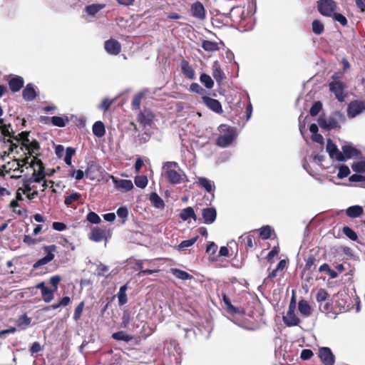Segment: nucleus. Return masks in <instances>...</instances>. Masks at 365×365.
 Instances as JSON below:
<instances>
[{
	"label": "nucleus",
	"instance_id": "1",
	"mask_svg": "<svg viewBox=\"0 0 365 365\" xmlns=\"http://www.w3.org/2000/svg\"><path fill=\"white\" fill-rule=\"evenodd\" d=\"M163 175L172 184H180L187 181L185 173L180 168L178 163L174 161L163 164Z\"/></svg>",
	"mask_w": 365,
	"mask_h": 365
},
{
	"label": "nucleus",
	"instance_id": "2",
	"mask_svg": "<svg viewBox=\"0 0 365 365\" xmlns=\"http://www.w3.org/2000/svg\"><path fill=\"white\" fill-rule=\"evenodd\" d=\"M15 164L16 167L14 168V170H19L20 168H22L26 164H29L30 167L33 168V178L34 182H40L44 180L45 174L43 168L40 161H36L34 158H26L24 160H16Z\"/></svg>",
	"mask_w": 365,
	"mask_h": 365
},
{
	"label": "nucleus",
	"instance_id": "3",
	"mask_svg": "<svg viewBox=\"0 0 365 365\" xmlns=\"http://www.w3.org/2000/svg\"><path fill=\"white\" fill-rule=\"evenodd\" d=\"M344 121L345 115L339 111H336L328 117L320 116L318 119L319 126L325 130L340 128Z\"/></svg>",
	"mask_w": 365,
	"mask_h": 365
},
{
	"label": "nucleus",
	"instance_id": "4",
	"mask_svg": "<svg viewBox=\"0 0 365 365\" xmlns=\"http://www.w3.org/2000/svg\"><path fill=\"white\" fill-rule=\"evenodd\" d=\"M218 130L220 134L217 139V145L221 148L229 146L237 137L235 129L229 125H220Z\"/></svg>",
	"mask_w": 365,
	"mask_h": 365
},
{
	"label": "nucleus",
	"instance_id": "5",
	"mask_svg": "<svg viewBox=\"0 0 365 365\" xmlns=\"http://www.w3.org/2000/svg\"><path fill=\"white\" fill-rule=\"evenodd\" d=\"M341 73H335L333 76V81L329 83L330 91L334 93L336 98L339 101H343L345 97L344 94V83L340 81Z\"/></svg>",
	"mask_w": 365,
	"mask_h": 365
},
{
	"label": "nucleus",
	"instance_id": "6",
	"mask_svg": "<svg viewBox=\"0 0 365 365\" xmlns=\"http://www.w3.org/2000/svg\"><path fill=\"white\" fill-rule=\"evenodd\" d=\"M319 11L326 16H331L334 14L336 5L333 0H319L317 2Z\"/></svg>",
	"mask_w": 365,
	"mask_h": 365
},
{
	"label": "nucleus",
	"instance_id": "7",
	"mask_svg": "<svg viewBox=\"0 0 365 365\" xmlns=\"http://www.w3.org/2000/svg\"><path fill=\"white\" fill-rule=\"evenodd\" d=\"M56 247L53 245L44 247V252L46 253V255L43 258L38 259L34 264V267L38 268L52 261L54 258L53 252L56 251Z\"/></svg>",
	"mask_w": 365,
	"mask_h": 365
},
{
	"label": "nucleus",
	"instance_id": "8",
	"mask_svg": "<svg viewBox=\"0 0 365 365\" xmlns=\"http://www.w3.org/2000/svg\"><path fill=\"white\" fill-rule=\"evenodd\" d=\"M365 111V102L355 101L348 106L347 113L349 118H354Z\"/></svg>",
	"mask_w": 365,
	"mask_h": 365
},
{
	"label": "nucleus",
	"instance_id": "9",
	"mask_svg": "<svg viewBox=\"0 0 365 365\" xmlns=\"http://www.w3.org/2000/svg\"><path fill=\"white\" fill-rule=\"evenodd\" d=\"M318 355L324 365H334L335 361L334 355L329 348H319Z\"/></svg>",
	"mask_w": 365,
	"mask_h": 365
},
{
	"label": "nucleus",
	"instance_id": "10",
	"mask_svg": "<svg viewBox=\"0 0 365 365\" xmlns=\"http://www.w3.org/2000/svg\"><path fill=\"white\" fill-rule=\"evenodd\" d=\"M283 322L288 327L297 326L300 323V319L295 313V309H289L287 314L283 316Z\"/></svg>",
	"mask_w": 365,
	"mask_h": 365
},
{
	"label": "nucleus",
	"instance_id": "11",
	"mask_svg": "<svg viewBox=\"0 0 365 365\" xmlns=\"http://www.w3.org/2000/svg\"><path fill=\"white\" fill-rule=\"evenodd\" d=\"M104 48L107 53L110 55H118L121 50L120 43L115 39H109L104 43Z\"/></svg>",
	"mask_w": 365,
	"mask_h": 365
},
{
	"label": "nucleus",
	"instance_id": "12",
	"mask_svg": "<svg viewBox=\"0 0 365 365\" xmlns=\"http://www.w3.org/2000/svg\"><path fill=\"white\" fill-rule=\"evenodd\" d=\"M341 157L339 161H346L348 159L357 156L358 150L349 145H344L341 148Z\"/></svg>",
	"mask_w": 365,
	"mask_h": 365
},
{
	"label": "nucleus",
	"instance_id": "13",
	"mask_svg": "<svg viewBox=\"0 0 365 365\" xmlns=\"http://www.w3.org/2000/svg\"><path fill=\"white\" fill-rule=\"evenodd\" d=\"M202 102L214 112L217 113H221L222 112V106L217 100L208 96H203Z\"/></svg>",
	"mask_w": 365,
	"mask_h": 365
},
{
	"label": "nucleus",
	"instance_id": "14",
	"mask_svg": "<svg viewBox=\"0 0 365 365\" xmlns=\"http://www.w3.org/2000/svg\"><path fill=\"white\" fill-rule=\"evenodd\" d=\"M326 149L331 159L339 161L341 151L331 139L327 140Z\"/></svg>",
	"mask_w": 365,
	"mask_h": 365
},
{
	"label": "nucleus",
	"instance_id": "15",
	"mask_svg": "<svg viewBox=\"0 0 365 365\" xmlns=\"http://www.w3.org/2000/svg\"><path fill=\"white\" fill-rule=\"evenodd\" d=\"M191 12L194 17L201 20L204 19L206 16L205 9L203 5L199 1H197L192 5Z\"/></svg>",
	"mask_w": 365,
	"mask_h": 365
},
{
	"label": "nucleus",
	"instance_id": "16",
	"mask_svg": "<svg viewBox=\"0 0 365 365\" xmlns=\"http://www.w3.org/2000/svg\"><path fill=\"white\" fill-rule=\"evenodd\" d=\"M212 75L215 81L220 83L225 78L224 72L222 71L219 61H215L212 66Z\"/></svg>",
	"mask_w": 365,
	"mask_h": 365
},
{
	"label": "nucleus",
	"instance_id": "17",
	"mask_svg": "<svg viewBox=\"0 0 365 365\" xmlns=\"http://www.w3.org/2000/svg\"><path fill=\"white\" fill-rule=\"evenodd\" d=\"M202 215L205 223L212 224L216 220L217 212L213 207H207L203 209Z\"/></svg>",
	"mask_w": 365,
	"mask_h": 365
},
{
	"label": "nucleus",
	"instance_id": "18",
	"mask_svg": "<svg viewBox=\"0 0 365 365\" xmlns=\"http://www.w3.org/2000/svg\"><path fill=\"white\" fill-rule=\"evenodd\" d=\"M196 183L203 187L207 192L211 193L215 190L214 182L203 177H199L197 178Z\"/></svg>",
	"mask_w": 365,
	"mask_h": 365
},
{
	"label": "nucleus",
	"instance_id": "19",
	"mask_svg": "<svg viewBox=\"0 0 365 365\" xmlns=\"http://www.w3.org/2000/svg\"><path fill=\"white\" fill-rule=\"evenodd\" d=\"M298 310L304 318L309 317L312 314V308L307 301L302 299L298 302Z\"/></svg>",
	"mask_w": 365,
	"mask_h": 365
},
{
	"label": "nucleus",
	"instance_id": "20",
	"mask_svg": "<svg viewBox=\"0 0 365 365\" xmlns=\"http://www.w3.org/2000/svg\"><path fill=\"white\" fill-rule=\"evenodd\" d=\"M24 83V79L21 77L15 76L10 79L9 86L11 91L17 92L23 87Z\"/></svg>",
	"mask_w": 365,
	"mask_h": 365
},
{
	"label": "nucleus",
	"instance_id": "21",
	"mask_svg": "<svg viewBox=\"0 0 365 365\" xmlns=\"http://www.w3.org/2000/svg\"><path fill=\"white\" fill-rule=\"evenodd\" d=\"M104 4H93L86 6L84 11L89 16L94 17L101 10L105 8Z\"/></svg>",
	"mask_w": 365,
	"mask_h": 365
},
{
	"label": "nucleus",
	"instance_id": "22",
	"mask_svg": "<svg viewBox=\"0 0 365 365\" xmlns=\"http://www.w3.org/2000/svg\"><path fill=\"white\" fill-rule=\"evenodd\" d=\"M181 70L182 73L189 79L192 80L195 77V71L186 61L181 62Z\"/></svg>",
	"mask_w": 365,
	"mask_h": 365
},
{
	"label": "nucleus",
	"instance_id": "23",
	"mask_svg": "<svg viewBox=\"0 0 365 365\" xmlns=\"http://www.w3.org/2000/svg\"><path fill=\"white\" fill-rule=\"evenodd\" d=\"M105 231L101 228H93L89 238L96 242H101L105 237Z\"/></svg>",
	"mask_w": 365,
	"mask_h": 365
},
{
	"label": "nucleus",
	"instance_id": "24",
	"mask_svg": "<svg viewBox=\"0 0 365 365\" xmlns=\"http://www.w3.org/2000/svg\"><path fill=\"white\" fill-rule=\"evenodd\" d=\"M23 98L26 101H32L36 98V93L31 84H28L23 91Z\"/></svg>",
	"mask_w": 365,
	"mask_h": 365
},
{
	"label": "nucleus",
	"instance_id": "25",
	"mask_svg": "<svg viewBox=\"0 0 365 365\" xmlns=\"http://www.w3.org/2000/svg\"><path fill=\"white\" fill-rule=\"evenodd\" d=\"M150 200L155 208L163 209L165 207V203L163 199L155 192L150 194Z\"/></svg>",
	"mask_w": 365,
	"mask_h": 365
},
{
	"label": "nucleus",
	"instance_id": "26",
	"mask_svg": "<svg viewBox=\"0 0 365 365\" xmlns=\"http://www.w3.org/2000/svg\"><path fill=\"white\" fill-rule=\"evenodd\" d=\"M346 215L352 218L358 217L363 213V208L359 205L351 206L346 209Z\"/></svg>",
	"mask_w": 365,
	"mask_h": 365
},
{
	"label": "nucleus",
	"instance_id": "27",
	"mask_svg": "<svg viewBox=\"0 0 365 365\" xmlns=\"http://www.w3.org/2000/svg\"><path fill=\"white\" fill-rule=\"evenodd\" d=\"M93 134L101 138L105 135L106 130L103 123L101 121H96L92 128Z\"/></svg>",
	"mask_w": 365,
	"mask_h": 365
},
{
	"label": "nucleus",
	"instance_id": "28",
	"mask_svg": "<svg viewBox=\"0 0 365 365\" xmlns=\"http://www.w3.org/2000/svg\"><path fill=\"white\" fill-rule=\"evenodd\" d=\"M170 272L177 278L182 279V280H187L191 279L192 278V276L188 274L187 272L176 269L173 268L170 269Z\"/></svg>",
	"mask_w": 365,
	"mask_h": 365
},
{
	"label": "nucleus",
	"instance_id": "29",
	"mask_svg": "<svg viewBox=\"0 0 365 365\" xmlns=\"http://www.w3.org/2000/svg\"><path fill=\"white\" fill-rule=\"evenodd\" d=\"M202 47L208 52H215L220 49L217 43L207 40L202 41Z\"/></svg>",
	"mask_w": 365,
	"mask_h": 365
},
{
	"label": "nucleus",
	"instance_id": "30",
	"mask_svg": "<svg viewBox=\"0 0 365 365\" xmlns=\"http://www.w3.org/2000/svg\"><path fill=\"white\" fill-rule=\"evenodd\" d=\"M128 289V285L124 284L120 287L119 292L117 294L118 299V303L120 305H123L127 303L128 299L126 295V291Z\"/></svg>",
	"mask_w": 365,
	"mask_h": 365
},
{
	"label": "nucleus",
	"instance_id": "31",
	"mask_svg": "<svg viewBox=\"0 0 365 365\" xmlns=\"http://www.w3.org/2000/svg\"><path fill=\"white\" fill-rule=\"evenodd\" d=\"M180 218L185 221L189 218H193L196 220V215L195 214L194 210L191 207H186L183 209L180 215Z\"/></svg>",
	"mask_w": 365,
	"mask_h": 365
},
{
	"label": "nucleus",
	"instance_id": "32",
	"mask_svg": "<svg viewBox=\"0 0 365 365\" xmlns=\"http://www.w3.org/2000/svg\"><path fill=\"white\" fill-rule=\"evenodd\" d=\"M116 187L125 191L130 190L133 187V185L130 180H120L115 182Z\"/></svg>",
	"mask_w": 365,
	"mask_h": 365
},
{
	"label": "nucleus",
	"instance_id": "33",
	"mask_svg": "<svg viewBox=\"0 0 365 365\" xmlns=\"http://www.w3.org/2000/svg\"><path fill=\"white\" fill-rule=\"evenodd\" d=\"M200 81L208 89L212 88L214 86L213 80L207 74H205V73L201 74L200 77Z\"/></svg>",
	"mask_w": 365,
	"mask_h": 365
},
{
	"label": "nucleus",
	"instance_id": "34",
	"mask_svg": "<svg viewBox=\"0 0 365 365\" xmlns=\"http://www.w3.org/2000/svg\"><path fill=\"white\" fill-rule=\"evenodd\" d=\"M312 31L317 35L321 34L324 29V26L322 22L319 20H314L312 24Z\"/></svg>",
	"mask_w": 365,
	"mask_h": 365
},
{
	"label": "nucleus",
	"instance_id": "35",
	"mask_svg": "<svg viewBox=\"0 0 365 365\" xmlns=\"http://www.w3.org/2000/svg\"><path fill=\"white\" fill-rule=\"evenodd\" d=\"M112 337L115 340L124 341H129L132 339V337L130 335L125 334L123 331L113 333Z\"/></svg>",
	"mask_w": 365,
	"mask_h": 365
},
{
	"label": "nucleus",
	"instance_id": "36",
	"mask_svg": "<svg viewBox=\"0 0 365 365\" xmlns=\"http://www.w3.org/2000/svg\"><path fill=\"white\" fill-rule=\"evenodd\" d=\"M197 237H193L192 239L183 240L181 242V243L178 245V250L182 251L186 250L187 248L191 247L195 244V242L197 241Z\"/></svg>",
	"mask_w": 365,
	"mask_h": 365
},
{
	"label": "nucleus",
	"instance_id": "37",
	"mask_svg": "<svg viewBox=\"0 0 365 365\" xmlns=\"http://www.w3.org/2000/svg\"><path fill=\"white\" fill-rule=\"evenodd\" d=\"M54 292L53 289H50L48 287L44 289L41 292L43 301L47 303L50 302L53 299Z\"/></svg>",
	"mask_w": 365,
	"mask_h": 365
},
{
	"label": "nucleus",
	"instance_id": "38",
	"mask_svg": "<svg viewBox=\"0 0 365 365\" xmlns=\"http://www.w3.org/2000/svg\"><path fill=\"white\" fill-rule=\"evenodd\" d=\"M352 170L356 173H365V161H358L353 163L351 165Z\"/></svg>",
	"mask_w": 365,
	"mask_h": 365
},
{
	"label": "nucleus",
	"instance_id": "39",
	"mask_svg": "<svg viewBox=\"0 0 365 365\" xmlns=\"http://www.w3.org/2000/svg\"><path fill=\"white\" fill-rule=\"evenodd\" d=\"M135 184L140 188H144L148 185V179L145 175H138L135 178Z\"/></svg>",
	"mask_w": 365,
	"mask_h": 365
},
{
	"label": "nucleus",
	"instance_id": "40",
	"mask_svg": "<svg viewBox=\"0 0 365 365\" xmlns=\"http://www.w3.org/2000/svg\"><path fill=\"white\" fill-rule=\"evenodd\" d=\"M19 190H21V192L30 200L34 199L38 195V191L34 190L31 192V188L29 185H26L24 188L20 187Z\"/></svg>",
	"mask_w": 365,
	"mask_h": 365
},
{
	"label": "nucleus",
	"instance_id": "41",
	"mask_svg": "<svg viewBox=\"0 0 365 365\" xmlns=\"http://www.w3.org/2000/svg\"><path fill=\"white\" fill-rule=\"evenodd\" d=\"M31 323V319L28 317L26 315L21 316L17 322V324L19 327H20L22 329H25L26 327H29V325Z\"/></svg>",
	"mask_w": 365,
	"mask_h": 365
},
{
	"label": "nucleus",
	"instance_id": "42",
	"mask_svg": "<svg viewBox=\"0 0 365 365\" xmlns=\"http://www.w3.org/2000/svg\"><path fill=\"white\" fill-rule=\"evenodd\" d=\"M81 195L79 193L74 192L67 196L65 199V204L67 206L71 205L73 202L78 200L81 198Z\"/></svg>",
	"mask_w": 365,
	"mask_h": 365
},
{
	"label": "nucleus",
	"instance_id": "43",
	"mask_svg": "<svg viewBox=\"0 0 365 365\" xmlns=\"http://www.w3.org/2000/svg\"><path fill=\"white\" fill-rule=\"evenodd\" d=\"M343 232L350 240H351L353 241H356L357 240V235H356V233L352 229H351L350 227H344L343 228Z\"/></svg>",
	"mask_w": 365,
	"mask_h": 365
},
{
	"label": "nucleus",
	"instance_id": "44",
	"mask_svg": "<svg viewBox=\"0 0 365 365\" xmlns=\"http://www.w3.org/2000/svg\"><path fill=\"white\" fill-rule=\"evenodd\" d=\"M74 153L75 150L73 148L71 147L66 148L64 161L68 165H71V159Z\"/></svg>",
	"mask_w": 365,
	"mask_h": 365
},
{
	"label": "nucleus",
	"instance_id": "45",
	"mask_svg": "<svg viewBox=\"0 0 365 365\" xmlns=\"http://www.w3.org/2000/svg\"><path fill=\"white\" fill-rule=\"evenodd\" d=\"M144 94L143 93H138L135 95L132 101V106L134 109H139L140 106L141 100Z\"/></svg>",
	"mask_w": 365,
	"mask_h": 365
},
{
	"label": "nucleus",
	"instance_id": "46",
	"mask_svg": "<svg viewBox=\"0 0 365 365\" xmlns=\"http://www.w3.org/2000/svg\"><path fill=\"white\" fill-rule=\"evenodd\" d=\"M86 218L88 221L93 224H99L101 221V217L94 212H90Z\"/></svg>",
	"mask_w": 365,
	"mask_h": 365
},
{
	"label": "nucleus",
	"instance_id": "47",
	"mask_svg": "<svg viewBox=\"0 0 365 365\" xmlns=\"http://www.w3.org/2000/svg\"><path fill=\"white\" fill-rule=\"evenodd\" d=\"M272 234V229L269 226H264L259 230V235L262 239H268Z\"/></svg>",
	"mask_w": 365,
	"mask_h": 365
},
{
	"label": "nucleus",
	"instance_id": "48",
	"mask_svg": "<svg viewBox=\"0 0 365 365\" xmlns=\"http://www.w3.org/2000/svg\"><path fill=\"white\" fill-rule=\"evenodd\" d=\"M329 294L324 289H320L317 294V301L319 303H322L323 302H325L328 297Z\"/></svg>",
	"mask_w": 365,
	"mask_h": 365
},
{
	"label": "nucleus",
	"instance_id": "49",
	"mask_svg": "<svg viewBox=\"0 0 365 365\" xmlns=\"http://www.w3.org/2000/svg\"><path fill=\"white\" fill-rule=\"evenodd\" d=\"M51 120L53 125L58 127H64L66 125L65 120L62 117L53 116L51 118Z\"/></svg>",
	"mask_w": 365,
	"mask_h": 365
},
{
	"label": "nucleus",
	"instance_id": "50",
	"mask_svg": "<svg viewBox=\"0 0 365 365\" xmlns=\"http://www.w3.org/2000/svg\"><path fill=\"white\" fill-rule=\"evenodd\" d=\"M350 173L349 168L346 165L340 166L337 176L339 179L346 178Z\"/></svg>",
	"mask_w": 365,
	"mask_h": 365
},
{
	"label": "nucleus",
	"instance_id": "51",
	"mask_svg": "<svg viewBox=\"0 0 365 365\" xmlns=\"http://www.w3.org/2000/svg\"><path fill=\"white\" fill-rule=\"evenodd\" d=\"M116 213L118 217L121 218L123 222H124L128 215V210L125 207H121L117 210Z\"/></svg>",
	"mask_w": 365,
	"mask_h": 365
},
{
	"label": "nucleus",
	"instance_id": "52",
	"mask_svg": "<svg viewBox=\"0 0 365 365\" xmlns=\"http://www.w3.org/2000/svg\"><path fill=\"white\" fill-rule=\"evenodd\" d=\"M84 307V302H81L75 309L74 314H73V319L77 321L80 319L83 309Z\"/></svg>",
	"mask_w": 365,
	"mask_h": 365
},
{
	"label": "nucleus",
	"instance_id": "53",
	"mask_svg": "<svg viewBox=\"0 0 365 365\" xmlns=\"http://www.w3.org/2000/svg\"><path fill=\"white\" fill-rule=\"evenodd\" d=\"M322 108V105L319 101L316 102L310 109V115L312 116L317 115Z\"/></svg>",
	"mask_w": 365,
	"mask_h": 365
},
{
	"label": "nucleus",
	"instance_id": "54",
	"mask_svg": "<svg viewBox=\"0 0 365 365\" xmlns=\"http://www.w3.org/2000/svg\"><path fill=\"white\" fill-rule=\"evenodd\" d=\"M224 302L226 305L227 310L232 313H237L239 312L238 309L235 307L230 302V299L225 295L223 297Z\"/></svg>",
	"mask_w": 365,
	"mask_h": 365
},
{
	"label": "nucleus",
	"instance_id": "55",
	"mask_svg": "<svg viewBox=\"0 0 365 365\" xmlns=\"http://www.w3.org/2000/svg\"><path fill=\"white\" fill-rule=\"evenodd\" d=\"M10 128V124L6 125L3 123L1 125H0V131L4 137H11V132L9 130Z\"/></svg>",
	"mask_w": 365,
	"mask_h": 365
},
{
	"label": "nucleus",
	"instance_id": "56",
	"mask_svg": "<svg viewBox=\"0 0 365 365\" xmlns=\"http://www.w3.org/2000/svg\"><path fill=\"white\" fill-rule=\"evenodd\" d=\"M334 19L339 22L341 25L345 26L347 24V20L345 16L340 14L334 13L332 14Z\"/></svg>",
	"mask_w": 365,
	"mask_h": 365
},
{
	"label": "nucleus",
	"instance_id": "57",
	"mask_svg": "<svg viewBox=\"0 0 365 365\" xmlns=\"http://www.w3.org/2000/svg\"><path fill=\"white\" fill-rule=\"evenodd\" d=\"M61 277L59 275H54L50 278V283L53 287V290L58 289V284L61 282Z\"/></svg>",
	"mask_w": 365,
	"mask_h": 365
},
{
	"label": "nucleus",
	"instance_id": "58",
	"mask_svg": "<svg viewBox=\"0 0 365 365\" xmlns=\"http://www.w3.org/2000/svg\"><path fill=\"white\" fill-rule=\"evenodd\" d=\"M190 90L199 94H202L205 91L204 89L197 83H192L190 86Z\"/></svg>",
	"mask_w": 365,
	"mask_h": 365
},
{
	"label": "nucleus",
	"instance_id": "59",
	"mask_svg": "<svg viewBox=\"0 0 365 365\" xmlns=\"http://www.w3.org/2000/svg\"><path fill=\"white\" fill-rule=\"evenodd\" d=\"M349 180L351 182H365V176L359 174H354L349 178Z\"/></svg>",
	"mask_w": 365,
	"mask_h": 365
},
{
	"label": "nucleus",
	"instance_id": "60",
	"mask_svg": "<svg viewBox=\"0 0 365 365\" xmlns=\"http://www.w3.org/2000/svg\"><path fill=\"white\" fill-rule=\"evenodd\" d=\"M70 175L73 177H74L76 180H81L84 176V173L81 170H72L70 171Z\"/></svg>",
	"mask_w": 365,
	"mask_h": 365
},
{
	"label": "nucleus",
	"instance_id": "61",
	"mask_svg": "<svg viewBox=\"0 0 365 365\" xmlns=\"http://www.w3.org/2000/svg\"><path fill=\"white\" fill-rule=\"evenodd\" d=\"M313 356V352L310 349H303L301 352V358L304 360H308Z\"/></svg>",
	"mask_w": 365,
	"mask_h": 365
},
{
	"label": "nucleus",
	"instance_id": "62",
	"mask_svg": "<svg viewBox=\"0 0 365 365\" xmlns=\"http://www.w3.org/2000/svg\"><path fill=\"white\" fill-rule=\"evenodd\" d=\"M113 101L106 98L102 101L101 104L99 106V108L103 109L104 110H107L109 109Z\"/></svg>",
	"mask_w": 365,
	"mask_h": 365
},
{
	"label": "nucleus",
	"instance_id": "63",
	"mask_svg": "<svg viewBox=\"0 0 365 365\" xmlns=\"http://www.w3.org/2000/svg\"><path fill=\"white\" fill-rule=\"evenodd\" d=\"M52 227L57 231H63L66 228V225L63 222H55L52 225Z\"/></svg>",
	"mask_w": 365,
	"mask_h": 365
},
{
	"label": "nucleus",
	"instance_id": "64",
	"mask_svg": "<svg viewBox=\"0 0 365 365\" xmlns=\"http://www.w3.org/2000/svg\"><path fill=\"white\" fill-rule=\"evenodd\" d=\"M217 249V246L214 242H210L207 247L206 252L208 254L214 255L216 252Z\"/></svg>",
	"mask_w": 365,
	"mask_h": 365
}]
</instances>
